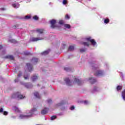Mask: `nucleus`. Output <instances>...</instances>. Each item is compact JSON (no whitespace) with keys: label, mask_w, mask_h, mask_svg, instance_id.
<instances>
[{"label":"nucleus","mask_w":125,"mask_h":125,"mask_svg":"<svg viewBox=\"0 0 125 125\" xmlns=\"http://www.w3.org/2000/svg\"><path fill=\"white\" fill-rule=\"evenodd\" d=\"M36 115V110H28L24 114H20V119H29Z\"/></svg>","instance_id":"1"},{"label":"nucleus","mask_w":125,"mask_h":125,"mask_svg":"<svg viewBox=\"0 0 125 125\" xmlns=\"http://www.w3.org/2000/svg\"><path fill=\"white\" fill-rule=\"evenodd\" d=\"M12 98H18V99H24V98H26V97L23 96V95L21 94L20 92H18L15 94H13L12 95Z\"/></svg>","instance_id":"2"},{"label":"nucleus","mask_w":125,"mask_h":125,"mask_svg":"<svg viewBox=\"0 0 125 125\" xmlns=\"http://www.w3.org/2000/svg\"><path fill=\"white\" fill-rule=\"evenodd\" d=\"M86 42H89L94 46L96 44V42L94 39H91V37H88L85 38Z\"/></svg>","instance_id":"3"},{"label":"nucleus","mask_w":125,"mask_h":125,"mask_svg":"<svg viewBox=\"0 0 125 125\" xmlns=\"http://www.w3.org/2000/svg\"><path fill=\"white\" fill-rule=\"evenodd\" d=\"M50 23L51 24V28H52V29H55V28L57 27V26H56V20H52L50 21Z\"/></svg>","instance_id":"4"},{"label":"nucleus","mask_w":125,"mask_h":125,"mask_svg":"<svg viewBox=\"0 0 125 125\" xmlns=\"http://www.w3.org/2000/svg\"><path fill=\"white\" fill-rule=\"evenodd\" d=\"M43 40V38H38L32 37L30 39V42H38V41H42Z\"/></svg>","instance_id":"5"},{"label":"nucleus","mask_w":125,"mask_h":125,"mask_svg":"<svg viewBox=\"0 0 125 125\" xmlns=\"http://www.w3.org/2000/svg\"><path fill=\"white\" fill-rule=\"evenodd\" d=\"M102 75H103V71L101 70H98L94 73V76L96 77L102 76Z\"/></svg>","instance_id":"6"},{"label":"nucleus","mask_w":125,"mask_h":125,"mask_svg":"<svg viewBox=\"0 0 125 125\" xmlns=\"http://www.w3.org/2000/svg\"><path fill=\"white\" fill-rule=\"evenodd\" d=\"M26 66L29 72L33 71V65L31 63H26Z\"/></svg>","instance_id":"7"},{"label":"nucleus","mask_w":125,"mask_h":125,"mask_svg":"<svg viewBox=\"0 0 125 125\" xmlns=\"http://www.w3.org/2000/svg\"><path fill=\"white\" fill-rule=\"evenodd\" d=\"M64 81L65 82L67 85H72V82H71V81L70 79H69V78H65L64 79Z\"/></svg>","instance_id":"8"},{"label":"nucleus","mask_w":125,"mask_h":125,"mask_svg":"<svg viewBox=\"0 0 125 125\" xmlns=\"http://www.w3.org/2000/svg\"><path fill=\"white\" fill-rule=\"evenodd\" d=\"M89 81H90V83L92 84H93L94 83H96V79H93V77L89 78Z\"/></svg>","instance_id":"9"},{"label":"nucleus","mask_w":125,"mask_h":125,"mask_svg":"<svg viewBox=\"0 0 125 125\" xmlns=\"http://www.w3.org/2000/svg\"><path fill=\"white\" fill-rule=\"evenodd\" d=\"M74 78L75 82H76V83H78V85H81L82 84V82H81V81H80V80L76 78H75V77H74Z\"/></svg>","instance_id":"10"},{"label":"nucleus","mask_w":125,"mask_h":125,"mask_svg":"<svg viewBox=\"0 0 125 125\" xmlns=\"http://www.w3.org/2000/svg\"><path fill=\"white\" fill-rule=\"evenodd\" d=\"M5 58H7V59H9L10 60H14V57L12 55H8L6 57H5Z\"/></svg>","instance_id":"11"},{"label":"nucleus","mask_w":125,"mask_h":125,"mask_svg":"<svg viewBox=\"0 0 125 125\" xmlns=\"http://www.w3.org/2000/svg\"><path fill=\"white\" fill-rule=\"evenodd\" d=\"M31 62H32V63H38V62H39V59L33 58L31 60Z\"/></svg>","instance_id":"12"},{"label":"nucleus","mask_w":125,"mask_h":125,"mask_svg":"<svg viewBox=\"0 0 125 125\" xmlns=\"http://www.w3.org/2000/svg\"><path fill=\"white\" fill-rule=\"evenodd\" d=\"M0 113H2L4 116H7L8 115V112L4 111L3 110H0Z\"/></svg>","instance_id":"13"},{"label":"nucleus","mask_w":125,"mask_h":125,"mask_svg":"<svg viewBox=\"0 0 125 125\" xmlns=\"http://www.w3.org/2000/svg\"><path fill=\"white\" fill-rule=\"evenodd\" d=\"M39 78V77L38 76H36V75H33L32 77V80L33 82H35V81H37V80H38V78Z\"/></svg>","instance_id":"14"},{"label":"nucleus","mask_w":125,"mask_h":125,"mask_svg":"<svg viewBox=\"0 0 125 125\" xmlns=\"http://www.w3.org/2000/svg\"><path fill=\"white\" fill-rule=\"evenodd\" d=\"M34 96L35 97H37V98H39V99H41V96H40V94L38 92H35L34 93Z\"/></svg>","instance_id":"15"},{"label":"nucleus","mask_w":125,"mask_h":125,"mask_svg":"<svg viewBox=\"0 0 125 125\" xmlns=\"http://www.w3.org/2000/svg\"><path fill=\"white\" fill-rule=\"evenodd\" d=\"M75 49V47L74 46H69L68 49V51H73Z\"/></svg>","instance_id":"16"},{"label":"nucleus","mask_w":125,"mask_h":125,"mask_svg":"<svg viewBox=\"0 0 125 125\" xmlns=\"http://www.w3.org/2000/svg\"><path fill=\"white\" fill-rule=\"evenodd\" d=\"M47 113H48V110H42L41 111L42 115H46Z\"/></svg>","instance_id":"17"},{"label":"nucleus","mask_w":125,"mask_h":125,"mask_svg":"<svg viewBox=\"0 0 125 125\" xmlns=\"http://www.w3.org/2000/svg\"><path fill=\"white\" fill-rule=\"evenodd\" d=\"M116 89L117 91H120L123 89V86L122 85H118L116 87Z\"/></svg>","instance_id":"18"},{"label":"nucleus","mask_w":125,"mask_h":125,"mask_svg":"<svg viewBox=\"0 0 125 125\" xmlns=\"http://www.w3.org/2000/svg\"><path fill=\"white\" fill-rule=\"evenodd\" d=\"M122 98L123 99V100H124V101H125V89H124L122 92Z\"/></svg>","instance_id":"19"},{"label":"nucleus","mask_w":125,"mask_h":125,"mask_svg":"<svg viewBox=\"0 0 125 125\" xmlns=\"http://www.w3.org/2000/svg\"><path fill=\"white\" fill-rule=\"evenodd\" d=\"M36 31L38 33H40V34H42L43 33V29H37Z\"/></svg>","instance_id":"20"},{"label":"nucleus","mask_w":125,"mask_h":125,"mask_svg":"<svg viewBox=\"0 0 125 125\" xmlns=\"http://www.w3.org/2000/svg\"><path fill=\"white\" fill-rule=\"evenodd\" d=\"M82 44L84 46H89V43H88V42H83Z\"/></svg>","instance_id":"21"},{"label":"nucleus","mask_w":125,"mask_h":125,"mask_svg":"<svg viewBox=\"0 0 125 125\" xmlns=\"http://www.w3.org/2000/svg\"><path fill=\"white\" fill-rule=\"evenodd\" d=\"M49 53V51H45L42 53V55H46Z\"/></svg>","instance_id":"22"},{"label":"nucleus","mask_w":125,"mask_h":125,"mask_svg":"<svg viewBox=\"0 0 125 125\" xmlns=\"http://www.w3.org/2000/svg\"><path fill=\"white\" fill-rule=\"evenodd\" d=\"M64 114H65V110H62L60 113H58V116H63Z\"/></svg>","instance_id":"23"},{"label":"nucleus","mask_w":125,"mask_h":125,"mask_svg":"<svg viewBox=\"0 0 125 125\" xmlns=\"http://www.w3.org/2000/svg\"><path fill=\"white\" fill-rule=\"evenodd\" d=\"M98 89H99L98 87L94 86V88L93 89V92H95V91H98Z\"/></svg>","instance_id":"24"},{"label":"nucleus","mask_w":125,"mask_h":125,"mask_svg":"<svg viewBox=\"0 0 125 125\" xmlns=\"http://www.w3.org/2000/svg\"><path fill=\"white\" fill-rule=\"evenodd\" d=\"M57 118V117H56V116H53L51 117L50 120L51 121H54V120H56Z\"/></svg>","instance_id":"25"},{"label":"nucleus","mask_w":125,"mask_h":125,"mask_svg":"<svg viewBox=\"0 0 125 125\" xmlns=\"http://www.w3.org/2000/svg\"><path fill=\"white\" fill-rule=\"evenodd\" d=\"M109 22H110V20H109V19H104V23H105V24H108V23H109Z\"/></svg>","instance_id":"26"},{"label":"nucleus","mask_w":125,"mask_h":125,"mask_svg":"<svg viewBox=\"0 0 125 125\" xmlns=\"http://www.w3.org/2000/svg\"><path fill=\"white\" fill-rule=\"evenodd\" d=\"M9 42H12V43H16V42H17V41H16V40L14 39L10 40Z\"/></svg>","instance_id":"27"},{"label":"nucleus","mask_w":125,"mask_h":125,"mask_svg":"<svg viewBox=\"0 0 125 125\" xmlns=\"http://www.w3.org/2000/svg\"><path fill=\"white\" fill-rule=\"evenodd\" d=\"M64 27L65 28H67V29H70V28H71V25L69 24H65Z\"/></svg>","instance_id":"28"},{"label":"nucleus","mask_w":125,"mask_h":125,"mask_svg":"<svg viewBox=\"0 0 125 125\" xmlns=\"http://www.w3.org/2000/svg\"><path fill=\"white\" fill-rule=\"evenodd\" d=\"M33 19L34 20H36V21H38V20H39V17H38V16H34L33 17Z\"/></svg>","instance_id":"29"},{"label":"nucleus","mask_w":125,"mask_h":125,"mask_svg":"<svg viewBox=\"0 0 125 125\" xmlns=\"http://www.w3.org/2000/svg\"><path fill=\"white\" fill-rule=\"evenodd\" d=\"M24 19L25 20H28L29 19H31V16H26L24 17Z\"/></svg>","instance_id":"30"},{"label":"nucleus","mask_w":125,"mask_h":125,"mask_svg":"<svg viewBox=\"0 0 125 125\" xmlns=\"http://www.w3.org/2000/svg\"><path fill=\"white\" fill-rule=\"evenodd\" d=\"M15 112L16 114H21V110H15Z\"/></svg>","instance_id":"31"},{"label":"nucleus","mask_w":125,"mask_h":125,"mask_svg":"<svg viewBox=\"0 0 125 125\" xmlns=\"http://www.w3.org/2000/svg\"><path fill=\"white\" fill-rule=\"evenodd\" d=\"M59 24H60V25H63L64 24V21L62 20L59 21Z\"/></svg>","instance_id":"32"},{"label":"nucleus","mask_w":125,"mask_h":125,"mask_svg":"<svg viewBox=\"0 0 125 125\" xmlns=\"http://www.w3.org/2000/svg\"><path fill=\"white\" fill-rule=\"evenodd\" d=\"M83 103H84V105H88L89 104V102L87 101H84L83 102Z\"/></svg>","instance_id":"33"},{"label":"nucleus","mask_w":125,"mask_h":125,"mask_svg":"<svg viewBox=\"0 0 125 125\" xmlns=\"http://www.w3.org/2000/svg\"><path fill=\"white\" fill-rule=\"evenodd\" d=\"M62 3L63 4H67V3H68V1L67 0H63Z\"/></svg>","instance_id":"34"},{"label":"nucleus","mask_w":125,"mask_h":125,"mask_svg":"<svg viewBox=\"0 0 125 125\" xmlns=\"http://www.w3.org/2000/svg\"><path fill=\"white\" fill-rule=\"evenodd\" d=\"M91 66L92 67V69H94V67H95V68L96 67V65L93 63H91Z\"/></svg>","instance_id":"35"},{"label":"nucleus","mask_w":125,"mask_h":125,"mask_svg":"<svg viewBox=\"0 0 125 125\" xmlns=\"http://www.w3.org/2000/svg\"><path fill=\"white\" fill-rule=\"evenodd\" d=\"M23 78H24V80H28L29 79V76H28V75H26V76L24 75L23 76Z\"/></svg>","instance_id":"36"},{"label":"nucleus","mask_w":125,"mask_h":125,"mask_svg":"<svg viewBox=\"0 0 125 125\" xmlns=\"http://www.w3.org/2000/svg\"><path fill=\"white\" fill-rule=\"evenodd\" d=\"M65 19H70V16L69 15H66L65 17Z\"/></svg>","instance_id":"37"},{"label":"nucleus","mask_w":125,"mask_h":125,"mask_svg":"<svg viewBox=\"0 0 125 125\" xmlns=\"http://www.w3.org/2000/svg\"><path fill=\"white\" fill-rule=\"evenodd\" d=\"M86 50V49H80L81 52H84Z\"/></svg>","instance_id":"38"},{"label":"nucleus","mask_w":125,"mask_h":125,"mask_svg":"<svg viewBox=\"0 0 125 125\" xmlns=\"http://www.w3.org/2000/svg\"><path fill=\"white\" fill-rule=\"evenodd\" d=\"M70 110H75V106L74 105H72L70 108Z\"/></svg>","instance_id":"39"},{"label":"nucleus","mask_w":125,"mask_h":125,"mask_svg":"<svg viewBox=\"0 0 125 125\" xmlns=\"http://www.w3.org/2000/svg\"><path fill=\"white\" fill-rule=\"evenodd\" d=\"M25 55H30L31 53L30 52H25L24 53Z\"/></svg>","instance_id":"40"},{"label":"nucleus","mask_w":125,"mask_h":125,"mask_svg":"<svg viewBox=\"0 0 125 125\" xmlns=\"http://www.w3.org/2000/svg\"><path fill=\"white\" fill-rule=\"evenodd\" d=\"M64 70H65V71H69V70H70V68L68 67H64Z\"/></svg>","instance_id":"41"},{"label":"nucleus","mask_w":125,"mask_h":125,"mask_svg":"<svg viewBox=\"0 0 125 125\" xmlns=\"http://www.w3.org/2000/svg\"><path fill=\"white\" fill-rule=\"evenodd\" d=\"M12 6L14 7V8H17V7H16L17 5L15 3L13 4Z\"/></svg>","instance_id":"42"},{"label":"nucleus","mask_w":125,"mask_h":125,"mask_svg":"<svg viewBox=\"0 0 125 125\" xmlns=\"http://www.w3.org/2000/svg\"><path fill=\"white\" fill-rule=\"evenodd\" d=\"M47 102L49 104L51 103V102H52V101L51 100V99H49V100H48Z\"/></svg>","instance_id":"43"},{"label":"nucleus","mask_w":125,"mask_h":125,"mask_svg":"<svg viewBox=\"0 0 125 125\" xmlns=\"http://www.w3.org/2000/svg\"><path fill=\"white\" fill-rule=\"evenodd\" d=\"M22 76V73H20L18 75V78H20Z\"/></svg>","instance_id":"44"},{"label":"nucleus","mask_w":125,"mask_h":125,"mask_svg":"<svg viewBox=\"0 0 125 125\" xmlns=\"http://www.w3.org/2000/svg\"><path fill=\"white\" fill-rule=\"evenodd\" d=\"M57 105V106H62V105H63V104L60 103V104H58Z\"/></svg>","instance_id":"45"},{"label":"nucleus","mask_w":125,"mask_h":125,"mask_svg":"<svg viewBox=\"0 0 125 125\" xmlns=\"http://www.w3.org/2000/svg\"><path fill=\"white\" fill-rule=\"evenodd\" d=\"M0 10H2V11L5 10V8H1Z\"/></svg>","instance_id":"46"},{"label":"nucleus","mask_w":125,"mask_h":125,"mask_svg":"<svg viewBox=\"0 0 125 125\" xmlns=\"http://www.w3.org/2000/svg\"><path fill=\"white\" fill-rule=\"evenodd\" d=\"M2 45H0V49H2Z\"/></svg>","instance_id":"47"},{"label":"nucleus","mask_w":125,"mask_h":125,"mask_svg":"<svg viewBox=\"0 0 125 125\" xmlns=\"http://www.w3.org/2000/svg\"><path fill=\"white\" fill-rule=\"evenodd\" d=\"M13 27L14 29H17V27H16V25H14Z\"/></svg>","instance_id":"48"},{"label":"nucleus","mask_w":125,"mask_h":125,"mask_svg":"<svg viewBox=\"0 0 125 125\" xmlns=\"http://www.w3.org/2000/svg\"><path fill=\"white\" fill-rule=\"evenodd\" d=\"M12 118H13L14 119H15V117H14V116L12 117Z\"/></svg>","instance_id":"49"},{"label":"nucleus","mask_w":125,"mask_h":125,"mask_svg":"<svg viewBox=\"0 0 125 125\" xmlns=\"http://www.w3.org/2000/svg\"><path fill=\"white\" fill-rule=\"evenodd\" d=\"M16 110H18V108L17 107H16Z\"/></svg>","instance_id":"50"},{"label":"nucleus","mask_w":125,"mask_h":125,"mask_svg":"<svg viewBox=\"0 0 125 125\" xmlns=\"http://www.w3.org/2000/svg\"><path fill=\"white\" fill-rule=\"evenodd\" d=\"M0 110H3V108H0Z\"/></svg>","instance_id":"51"},{"label":"nucleus","mask_w":125,"mask_h":125,"mask_svg":"<svg viewBox=\"0 0 125 125\" xmlns=\"http://www.w3.org/2000/svg\"><path fill=\"white\" fill-rule=\"evenodd\" d=\"M15 82H17V80H15Z\"/></svg>","instance_id":"52"},{"label":"nucleus","mask_w":125,"mask_h":125,"mask_svg":"<svg viewBox=\"0 0 125 125\" xmlns=\"http://www.w3.org/2000/svg\"><path fill=\"white\" fill-rule=\"evenodd\" d=\"M45 110H47V108H45Z\"/></svg>","instance_id":"53"}]
</instances>
